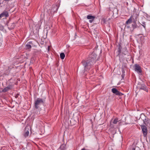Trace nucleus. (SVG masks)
Instances as JSON below:
<instances>
[{
    "instance_id": "15",
    "label": "nucleus",
    "mask_w": 150,
    "mask_h": 150,
    "mask_svg": "<svg viewBox=\"0 0 150 150\" xmlns=\"http://www.w3.org/2000/svg\"><path fill=\"white\" fill-rule=\"evenodd\" d=\"M65 57V54L63 53H61L60 54V57L62 59H64Z\"/></svg>"
},
{
    "instance_id": "18",
    "label": "nucleus",
    "mask_w": 150,
    "mask_h": 150,
    "mask_svg": "<svg viewBox=\"0 0 150 150\" xmlns=\"http://www.w3.org/2000/svg\"><path fill=\"white\" fill-rule=\"evenodd\" d=\"M146 17L148 20L150 21V14L149 15H147Z\"/></svg>"
},
{
    "instance_id": "9",
    "label": "nucleus",
    "mask_w": 150,
    "mask_h": 150,
    "mask_svg": "<svg viewBox=\"0 0 150 150\" xmlns=\"http://www.w3.org/2000/svg\"><path fill=\"white\" fill-rule=\"evenodd\" d=\"M29 134V129H27L26 128L25 129V132L23 134V135L25 137H26L28 136Z\"/></svg>"
},
{
    "instance_id": "23",
    "label": "nucleus",
    "mask_w": 150,
    "mask_h": 150,
    "mask_svg": "<svg viewBox=\"0 0 150 150\" xmlns=\"http://www.w3.org/2000/svg\"><path fill=\"white\" fill-rule=\"evenodd\" d=\"M132 150H135V149L134 148H133Z\"/></svg>"
},
{
    "instance_id": "5",
    "label": "nucleus",
    "mask_w": 150,
    "mask_h": 150,
    "mask_svg": "<svg viewBox=\"0 0 150 150\" xmlns=\"http://www.w3.org/2000/svg\"><path fill=\"white\" fill-rule=\"evenodd\" d=\"M112 93L115 95H119V96H122L123 95V94L119 92L117 89L115 88H113L112 89Z\"/></svg>"
},
{
    "instance_id": "22",
    "label": "nucleus",
    "mask_w": 150,
    "mask_h": 150,
    "mask_svg": "<svg viewBox=\"0 0 150 150\" xmlns=\"http://www.w3.org/2000/svg\"><path fill=\"white\" fill-rule=\"evenodd\" d=\"M127 52H125V53H124V54H127Z\"/></svg>"
},
{
    "instance_id": "13",
    "label": "nucleus",
    "mask_w": 150,
    "mask_h": 150,
    "mask_svg": "<svg viewBox=\"0 0 150 150\" xmlns=\"http://www.w3.org/2000/svg\"><path fill=\"white\" fill-rule=\"evenodd\" d=\"M31 43H32L31 42L27 43L25 46V47L26 49H30L31 48V46L30 44Z\"/></svg>"
},
{
    "instance_id": "16",
    "label": "nucleus",
    "mask_w": 150,
    "mask_h": 150,
    "mask_svg": "<svg viewBox=\"0 0 150 150\" xmlns=\"http://www.w3.org/2000/svg\"><path fill=\"white\" fill-rule=\"evenodd\" d=\"M58 8L57 7V6H56L55 7H53L52 9V11H54V12H56L57 11Z\"/></svg>"
},
{
    "instance_id": "24",
    "label": "nucleus",
    "mask_w": 150,
    "mask_h": 150,
    "mask_svg": "<svg viewBox=\"0 0 150 150\" xmlns=\"http://www.w3.org/2000/svg\"><path fill=\"white\" fill-rule=\"evenodd\" d=\"M120 50H119V53H120Z\"/></svg>"
},
{
    "instance_id": "6",
    "label": "nucleus",
    "mask_w": 150,
    "mask_h": 150,
    "mask_svg": "<svg viewBox=\"0 0 150 150\" xmlns=\"http://www.w3.org/2000/svg\"><path fill=\"white\" fill-rule=\"evenodd\" d=\"M134 69L136 71L139 73H140L142 71L141 67L137 64H135Z\"/></svg>"
},
{
    "instance_id": "8",
    "label": "nucleus",
    "mask_w": 150,
    "mask_h": 150,
    "mask_svg": "<svg viewBox=\"0 0 150 150\" xmlns=\"http://www.w3.org/2000/svg\"><path fill=\"white\" fill-rule=\"evenodd\" d=\"M131 16L132 17V22H136L137 21V19L138 17V16L137 14H133Z\"/></svg>"
},
{
    "instance_id": "3",
    "label": "nucleus",
    "mask_w": 150,
    "mask_h": 150,
    "mask_svg": "<svg viewBox=\"0 0 150 150\" xmlns=\"http://www.w3.org/2000/svg\"><path fill=\"white\" fill-rule=\"evenodd\" d=\"M137 87L139 90H142L147 92H148V89L146 86L143 83H139L137 85Z\"/></svg>"
},
{
    "instance_id": "17",
    "label": "nucleus",
    "mask_w": 150,
    "mask_h": 150,
    "mask_svg": "<svg viewBox=\"0 0 150 150\" xmlns=\"http://www.w3.org/2000/svg\"><path fill=\"white\" fill-rule=\"evenodd\" d=\"M119 121L118 120V119L117 118H115L114 120L113 123L114 124H116L117 123V122H118Z\"/></svg>"
},
{
    "instance_id": "10",
    "label": "nucleus",
    "mask_w": 150,
    "mask_h": 150,
    "mask_svg": "<svg viewBox=\"0 0 150 150\" xmlns=\"http://www.w3.org/2000/svg\"><path fill=\"white\" fill-rule=\"evenodd\" d=\"M8 14L7 12H3L0 14V18H2V17H3L4 16H5L6 17H7L8 16Z\"/></svg>"
},
{
    "instance_id": "11",
    "label": "nucleus",
    "mask_w": 150,
    "mask_h": 150,
    "mask_svg": "<svg viewBox=\"0 0 150 150\" xmlns=\"http://www.w3.org/2000/svg\"><path fill=\"white\" fill-rule=\"evenodd\" d=\"M11 88V86H8L3 89L2 91L3 92H6L10 89Z\"/></svg>"
},
{
    "instance_id": "1",
    "label": "nucleus",
    "mask_w": 150,
    "mask_h": 150,
    "mask_svg": "<svg viewBox=\"0 0 150 150\" xmlns=\"http://www.w3.org/2000/svg\"><path fill=\"white\" fill-rule=\"evenodd\" d=\"M97 55L95 52H93L89 55L88 59L86 60H83L81 63L86 70L89 69L96 62V60Z\"/></svg>"
},
{
    "instance_id": "4",
    "label": "nucleus",
    "mask_w": 150,
    "mask_h": 150,
    "mask_svg": "<svg viewBox=\"0 0 150 150\" xmlns=\"http://www.w3.org/2000/svg\"><path fill=\"white\" fill-rule=\"evenodd\" d=\"M141 127L144 136L146 137L147 133V129L146 127L144 125H141Z\"/></svg>"
},
{
    "instance_id": "19",
    "label": "nucleus",
    "mask_w": 150,
    "mask_h": 150,
    "mask_svg": "<svg viewBox=\"0 0 150 150\" xmlns=\"http://www.w3.org/2000/svg\"><path fill=\"white\" fill-rule=\"evenodd\" d=\"M144 122L145 125H146V126H148V124H149L148 122H146V121H144Z\"/></svg>"
},
{
    "instance_id": "12",
    "label": "nucleus",
    "mask_w": 150,
    "mask_h": 150,
    "mask_svg": "<svg viewBox=\"0 0 150 150\" xmlns=\"http://www.w3.org/2000/svg\"><path fill=\"white\" fill-rule=\"evenodd\" d=\"M132 17L131 16L128 20L126 21V23L127 24H129L132 23Z\"/></svg>"
},
{
    "instance_id": "21",
    "label": "nucleus",
    "mask_w": 150,
    "mask_h": 150,
    "mask_svg": "<svg viewBox=\"0 0 150 150\" xmlns=\"http://www.w3.org/2000/svg\"><path fill=\"white\" fill-rule=\"evenodd\" d=\"M81 150H88L87 149H86L85 148H83L81 149Z\"/></svg>"
},
{
    "instance_id": "2",
    "label": "nucleus",
    "mask_w": 150,
    "mask_h": 150,
    "mask_svg": "<svg viewBox=\"0 0 150 150\" xmlns=\"http://www.w3.org/2000/svg\"><path fill=\"white\" fill-rule=\"evenodd\" d=\"M44 103V100L43 99L38 98L35 101V106L37 108H38L41 105L43 104Z\"/></svg>"
},
{
    "instance_id": "20",
    "label": "nucleus",
    "mask_w": 150,
    "mask_h": 150,
    "mask_svg": "<svg viewBox=\"0 0 150 150\" xmlns=\"http://www.w3.org/2000/svg\"><path fill=\"white\" fill-rule=\"evenodd\" d=\"M142 23L143 24V25H142L143 26V27L145 28V23L144 22L143 23Z\"/></svg>"
},
{
    "instance_id": "7",
    "label": "nucleus",
    "mask_w": 150,
    "mask_h": 150,
    "mask_svg": "<svg viewBox=\"0 0 150 150\" xmlns=\"http://www.w3.org/2000/svg\"><path fill=\"white\" fill-rule=\"evenodd\" d=\"M95 18V16L90 15H88L87 17V19L89 20V22L90 23H92L93 21Z\"/></svg>"
},
{
    "instance_id": "14",
    "label": "nucleus",
    "mask_w": 150,
    "mask_h": 150,
    "mask_svg": "<svg viewBox=\"0 0 150 150\" xmlns=\"http://www.w3.org/2000/svg\"><path fill=\"white\" fill-rule=\"evenodd\" d=\"M133 23L132 25V26L133 28V29H134L135 28H136L137 27V25L136 24V22H133Z\"/></svg>"
}]
</instances>
